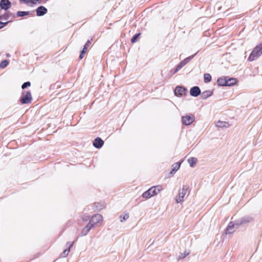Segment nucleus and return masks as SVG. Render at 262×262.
<instances>
[{"label": "nucleus", "instance_id": "5", "mask_svg": "<svg viewBox=\"0 0 262 262\" xmlns=\"http://www.w3.org/2000/svg\"><path fill=\"white\" fill-rule=\"evenodd\" d=\"M187 189L183 187L182 189L180 190L178 194L175 198L176 202L177 203H181L183 201V199L186 194Z\"/></svg>", "mask_w": 262, "mask_h": 262}, {"label": "nucleus", "instance_id": "3", "mask_svg": "<svg viewBox=\"0 0 262 262\" xmlns=\"http://www.w3.org/2000/svg\"><path fill=\"white\" fill-rule=\"evenodd\" d=\"M32 100V96L30 92L27 91L24 92L20 99V102L22 104L29 103Z\"/></svg>", "mask_w": 262, "mask_h": 262}, {"label": "nucleus", "instance_id": "14", "mask_svg": "<svg viewBox=\"0 0 262 262\" xmlns=\"http://www.w3.org/2000/svg\"><path fill=\"white\" fill-rule=\"evenodd\" d=\"M216 126L219 127H228L229 124L228 122L225 121H218L216 123Z\"/></svg>", "mask_w": 262, "mask_h": 262}, {"label": "nucleus", "instance_id": "21", "mask_svg": "<svg viewBox=\"0 0 262 262\" xmlns=\"http://www.w3.org/2000/svg\"><path fill=\"white\" fill-rule=\"evenodd\" d=\"M191 58H187L182 61L179 64V66H181V67L182 68L183 66H184L186 63H187L188 62H189Z\"/></svg>", "mask_w": 262, "mask_h": 262}, {"label": "nucleus", "instance_id": "33", "mask_svg": "<svg viewBox=\"0 0 262 262\" xmlns=\"http://www.w3.org/2000/svg\"><path fill=\"white\" fill-rule=\"evenodd\" d=\"M21 2H23L26 4H27L29 3V0H20Z\"/></svg>", "mask_w": 262, "mask_h": 262}, {"label": "nucleus", "instance_id": "23", "mask_svg": "<svg viewBox=\"0 0 262 262\" xmlns=\"http://www.w3.org/2000/svg\"><path fill=\"white\" fill-rule=\"evenodd\" d=\"M129 217V215L128 214H124L123 215H121L120 216V221L121 222H123L124 221L126 220Z\"/></svg>", "mask_w": 262, "mask_h": 262}, {"label": "nucleus", "instance_id": "31", "mask_svg": "<svg viewBox=\"0 0 262 262\" xmlns=\"http://www.w3.org/2000/svg\"><path fill=\"white\" fill-rule=\"evenodd\" d=\"M181 66H179V64L177 66L176 70L173 72V74L176 73L179 70H180L182 68L181 67Z\"/></svg>", "mask_w": 262, "mask_h": 262}, {"label": "nucleus", "instance_id": "34", "mask_svg": "<svg viewBox=\"0 0 262 262\" xmlns=\"http://www.w3.org/2000/svg\"><path fill=\"white\" fill-rule=\"evenodd\" d=\"M186 255H185V254H184V255L182 254V255L179 256V258H184L186 257Z\"/></svg>", "mask_w": 262, "mask_h": 262}, {"label": "nucleus", "instance_id": "29", "mask_svg": "<svg viewBox=\"0 0 262 262\" xmlns=\"http://www.w3.org/2000/svg\"><path fill=\"white\" fill-rule=\"evenodd\" d=\"M86 53V52L85 51H83V50H82V51L81 52V53L80 54V56H79V58L80 59H82L84 57V54Z\"/></svg>", "mask_w": 262, "mask_h": 262}, {"label": "nucleus", "instance_id": "10", "mask_svg": "<svg viewBox=\"0 0 262 262\" xmlns=\"http://www.w3.org/2000/svg\"><path fill=\"white\" fill-rule=\"evenodd\" d=\"M104 143V142L100 138H97L95 139L93 142V145L97 148H99L101 147Z\"/></svg>", "mask_w": 262, "mask_h": 262}, {"label": "nucleus", "instance_id": "25", "mask_svg": "<svg viewBox=\"0 0 262 262\" xmlns=\"http://www.w3.org/2000/svg\"><path fill=\"white\" fill-rule=\"evenodd\" d=\"M211 94H208V92H204L202 94L201 97L203 99H206L211 96Z\"/></svg>", "mask_w": 262, "mask_h": 262}, {"label": "nucleus", "instance_id": "8", "mask_svg": "<svg viewBox=\"0 0 262 262\" xmlns=\"http://www.w3.org/2000/svg\"><path fill=\"white\" fill-rule=\"evenodd\" d=\"M11 5V3L9 0H1L0 2V7L2 9L7 10L10 8Z\"/></svg>", "mask_w": 262, "mask_h": 262}, {"label": "nucleus", "instance_id": "9", "mask_svg": "<svg viewBox=\"0 0 262 262\" xmlns=\"http://www.w3.org/2000/svg\"><path fill=\"white\" fill-rule=\"evenodd\" d=\"M201 91L199 87L194 86L190 89V94L192 96L197 97L200 94Z\"/></svg>", "mask_w": 262, "mask_h": 262}, {"label": "nucleus", "instance_id": "35", "mask_svg": "<svg viewBox=\"0 0 262 262\" xmlns=\"http://www.w3.org/2000/svg\"><path fill=\"white\" fill-rule=\"evenodd\" d=\"M8 23H9V21H7V22H6V23H2L3 27L6 26Z\"/></svg>", "mask_w": 262, "mask_h": 262}, {"label": "nucleus", "instance_id": "24", "mask_svg": "<svg viewBox=\"0 0 262 262\" xmlns=\"http://www.w3.org/2000/svg\"><path fill=\"white\" fill-rule=\"evenodd\" d=\"M28 13L29 12L27 11H18L17 12V15L19 17H21L25 15H27Z\"/></svg>", "mask_w": 262, "mask_h": 262}, {"label": "nucleus", "instance_id": "16", "mask_svg": "<svg viewBox=\"0 0 262 262\" xmlns=\"http://www.w3.org/2000/svg\"><path fill=\"white\" fill-rule=\"evenodd\" d=\"M69 249H67V250H65L62 253V256L63 257H66V256H67V255L69 254V252H70V248L71 247H72L73 244H74V242H72L71 243H69Z\"/></svg>", "mask_w": 262, "mask_h": 262}, {"label": "nucleus", "instance_id": "4", "mask_svg": "<svg viewBox=\"0 0 262 262\" xmlns=\"http://www.w3.org/2000/svg\"><path fill=\"white\" fill-rule=\"evenodd\" d=\"M103 217L101 215L99 214H96L94 215L91 220H90L89 224L91 225H92V227H94L95 225L101 223L102 222Z\"/></svg>", "mask_w": 262, "mask_h": 262}, {"label": "nucleus", "instance_id": "17", "mask_svg": "<svg viewBox=\"0 0 262 262\" xmlns=\"http://www.w3.org/2000/svg\"><path fill=\"white\" fill-rule=\"evenodd\" d=\"M188 162L191 167H193L197 162V159L195 158L191 157L188 159Z\"/></svg>", "mask_w": 262, "mask_h": 262}, {"label": "nucleus", "instance_id": "28", "mask_svg": "<svg viewBox=\"0 0 262 262\" xmlns=\"http://www.w3.org/2000/svg\"><path fill=\"white\" fill-rule=\"evenodd\" d=\"M31 85V83L30 82H25L21 86V88L23 89H24L26 88H27L28 86H30Z\"/></svg>", "mask_w": 262, "mask_h": 262}, {"label": "nucleus", "instance_id": "27", "mask_svg": "<svg viewBox=\"0 0 262 262\" xmlns=\"http://www.w3.org/2000/svg\"><path fill=\"white\" fill-rule=\"evenodd\" d=\"M91 43V41L90 40H88L85 45L84 46V48L82 50L85 51L86 52L88 48L89 47Z\"/></svg>", "mask_w": 262, "mask_h": 262}, {"label": "nucleus", "instance_id": "26", "mask_svg": "<svg viewBox=\"0 0 262 262\" xmlns=\"http://www.w3.org/2000/svg\"><path fill=\"white\" fill-rule=\"evenodd\" d=\"M140 35V33H138V34H136L133 37V38L131 39V41L133 43H134L136 41L138 37L139 36V35Z\"/></svg>", "mask_w": 262, "mask_h": 262}, {"label": "nucleus", "instance_id": "36", "mask_svg": "<svg viewBox=\"0 0 262 262\" xmlns=\"http://www.w3.org/2000/svg\"><path fill=\"white\" fill-rule=\"evenodd\" d=\"M3 27V25L2 22L0 21V29L2 28Z\"/></svg>", "mask_w": 262, "mask_h": 262}, {"label": "nucleus", "instance_id": "1", "mask_svg": "<svg viewBox=\"0 0 262 262\" xmlns=\"http://www.w3.org/2000/svg\"><path fill=\"white\" fill-rule=\"evenodd\" d=\"M262 54V43L257 45L253 50L249 56V60L253 61Z\"/></svg>", "mask_w": 262, "mask_h": 262}, {"label": "nucleus", "instance_id": "32", "mask_svg": "<svg viewBox=\"0 0 262 262\" xmlns=\"http://www.w3.org/2000/svg\"><path fill=\"white\" fill-rule=\"evenodd\" d=\"M156 187V189L157 188L158 189V192H159L160 191H161L162 190V187L161 186H155Z\"/></svg>", "mask_w": 262, "mask_h": 262}, {"label": "nucleus", "instance_id": "13", "mask_svg": "<svg viewBox=\"0 0 262 262\" xmlns=\"http://www.w3.org/2000/svg\"><path fill=\"white\" fill-rule=\"evenodd\" d=\"M217 83L220 86H227V79L225 78H220L217 80Z\"/></svg>", "mask_w": 262, "mask_h": 262}, {"label": "nucleus", "instance_id": "18", "mask_svg": "<svg viewBox=\"0 0 262 262\" xmlns=\"http://www.w3.org/2000/svg\"><path fill=\"white\" fill-rule=\"evenodd\" d=\"M180 164L181 163L179 162L174 164L172 166V171H171L170 173H172V172H175L177 171L180 167Z\"/></svg>", "mask_w": 262, "mask_h": 262}, {"label": "nucleus", "instance_id": "12", "mask_svg": "<svg viewBox=\"0 0 262 262\" xmlns=\"http://www.w3.org/2000/svg\"><path fill=\"white\" fill-rule=\"evenodd\" d=\"M47 12V9L43 6H40L36 10V14L37 16H42L46 14Z\"/></svg>", "mask_w": 262, "mask_h": 262}, {"label": "nucleus", "instance_id": "20", "mask_svg": "<svg viewBox=\"0 0 262 262\" xmlns=\"http://www.w3.org/2000/svg\"><path fill=\"white\" fill-rule=\"evenodd\" d=\"M204 82L207 83L211 80V76L209 74L206 73L204 75Z\"/></svg>", "mask_w": 262, "mask_h": 262}, {"label": "nucleus", "instance_id": "22", "mask_svg": "<svg viewBox=\"0 0 262 262\" xmlns=\"http://www.w3.org/2000/svg\"><path fill=\"white\" fill-rule=\"evenodd\" d=\"M9 62L7 60H5L0 63V68H4L7 66Z\"/></svg>", "mask_w": 262, "mask_h": 262}, {"label": "nucleus", "instance_id": "15", "mask_svg": "<svg viewBox=\"0 0 262 262\" xmlns=\"http://www.w3.org/2000/svg\"><path fill=\"white\" fill-rule=\"evenodd\" d=\"M92 228H93L92 225H91L89 223L88 225L83 229L81 232L82 235H86Z\"/></svg>", "mask_w": 262, "mask_h": 262}, {"label": "nucleus", "instance_id": "6", "mask_svg": "<svg viewBox=\"0 0 262 262\" xmlns=\"http://www.w3.org/2000/svg\"><path fill=\"white\" fill-rule=\"evenodd\" d=\"M194 120L195 118L193 115H186L182 117V123L186 125H190Z\"/></svg>", "mask_w": 262, "mask_h": 262}, {"label": "nucleus", "instance_id": "19", "mask_svg": "<svg viewBox=\"0 0 262 262\" xmlns=\"http://www.w3.org/2000/svg\"><path fill=\"white\" fill-rule=\"evenodd\" d=\"M227 86H231L235 84L237 82V80L235 78H230L227 80Z\"/></svg>", "mask_w": 262, "mask_h": 262}, {"label": "nucleus", "instance_id": "7", "mask_svg": "<svg viewBox=\"0 0 262 262\" xmlns=\"http://www.w3.org/2000/svg\"><path fill=\"white\" fill-rule=\"evenodd\" d=\"M157 193L158 192L156 190V187H152L148 190L144 192L143 193L142 196L144 198L148 199L155 195H156Z\"/></svg>", "mask_w": 262, "mask_h": 262}, {"label": "nucleus", "instance_id": "2", "mask_svg": "<svg viewBox=\"0 0 262 262\" xmlns=\"http://www.w3.org/2000/svg\"><path fill=\"white\" fill-rule=\"evenodd\" d=\"M252 220V218L251 217H247L245 219H244L240 223L234 224L232 222L230 223L229 224L228 226V227L227 228L226 233L227 234H230L232 233L233 231L232 230V229L235 227V226H237L239 225H241L242 224H244L246 222H251Z\"/></svg>", "mask_w": 262, "mask_h": 262}, {"label": "nucleus", "instance_id": "30", "mask_svg": "<svg viewBox=\"0 0 262 262\" xmlns=\"http://www.w3.org/2000/svg\"><path fill=\"white\" fill-rule=\"evenodd\" d=\"M181 66H179V64L177 66L176 70L173 72V74L176 73L179 70H180L182 68L181 67Z\"/></svg>", "mask_w": 262, "mask_h": 262}, {"label": "nucleus", "instance_id": "11", "mask_svg": "<svg viewBox=\"0 0 262 262\" xmlns=\"http://www.w3.org/2000/svg\"><path fill=\"white\" fill-rule=\"evenodd\" d=\"M185 89L182 86H177L174 90V94L176 96H182L185 93Z\"/></svg>", "mask_w": 262, "mask_h": 262}]
</instances>
